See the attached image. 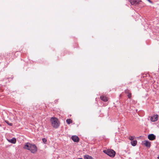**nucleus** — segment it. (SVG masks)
I'll list each match as a JSON object with an SVG mask.
<instances>
[{
    "instance_id": "6ab92c4d",
    "label": "nucleus",
    "mask_w": 159,
    "mask_h": 159,
    "mask_svg": "<svg viewBox=\"0 0 159 159\" xmlns=\"http://www.w3.org/2000/svg\"><path fill=\"white\" fill-rule=\"evenodd\" d=\"M147 1H148L149 2L151 3H152V2L150 1V0H147Z\"/></svg>"
},
{
    "instance_id": "f03ea898",
    "label": "nucleus",
    "mask_w": 159,
    "mask_h": 159,
    "mask_svg": "<svg viewBox=\"0 0 159 159\" xmlns=\"http://www.w3.org/2000/svg\"><path fill=\"white\" fill-rule=\"evenodd\" d=\"M50 121L52 126L55 128H57L59 126V123L58 119L55 117H52Z\"/></svg>"
},
{
    "instance_id": "f257e3e1",
    "label": "nucleus",
    "mask_w": 159,
    "mask_h": 159,
    "mask_svg": "<svg viewBox=\"0 0 159 159\" xmlns=\"http://www.w3.org/2000/svg\"><path fill=\"white\" fill-rule=\"evenodd\" d=\"M24 149L30 150L33 153H34L37 151V148L34 144H32L29 143H27L24 147Z\"/></svg>"
},
{
    "instance_id": "9b49d317",
    "label": "nucleus",
    "mask_w": 159,
    "mask_h": 159,
    "mask_svg": "<svg viewBox=\"0 0 159 159\" xmlns=\"http://www.w3.org/2000/svg\"><path fill=\"white\" fill-rule=\"evenodd\" d=\"M84 159H94L92 157L88 155H84Z\"/></svg>"
},
{
    "instance_id": "2eb2a0df",
    "label": "nucleus",
    "mask_w": 159,
    "mask_h": 159,
    "mask_svg": "<svg viewBox=\"0 0 159 159\" xmlns=\"http://www.w3.org/2000/svg\"><path fill=\"white\" fill-rule=\"evenodd\" d=\"M42 141H43V142L44 143H46L47 142V139L45 138H43Z\"/></svg>"
},
{
    "instance_id": "aec40b11",
    "label": "nucleus",
    "mask_w": 159,
    "mask_h": 159,
    "mask_svg": "<svg viewBox=\"0 0 159 159\" xmlns=\"http://www.w3.org/2000/svg\"><path fill=\"white\" fill-rule=\"evenodd\" d=\"M157 159H159V156L158 157H157Z\"/></svg>"
},
{
    "instance_id": "dca6fc26",
    "label": "nucleus",
    "mask_w": 159,
    "mask_h": 159,
    "mask_svg": "<svg viewBox=\"0 0 159 159\" xmlns=\"http://www.w3.org/2000/svg\"><path fill=\"white\" fill-rule=\"evenodd\" d=\"M134 136H130L129 137V139L130 140H131L132 141L134 139Z\"/></svg>"
},
{
    "instance_id": "6e6552de",
    "label": "nucleus",
    "mask_w": 159,
    "mask_h": 159,
    "mask_svg": "<svg viewBox=\"0 0 159 159\" xmlns=\"http://www.w3.org/2000/svg\"><path fill=\"white\" fill-rule=\"evenodd\" d=\"M72 139L75 142H78L79 141V138L76 135L73 136L71 137Z\"/></svg>"
},
{
    "instance_id": "20e7f679",
    "label": "nucleus",
    "mask_w": 159,
    "mask_h": 159,
    "mask_svg": "<svg viewBox=\"0 0 159 159\" xmlns=\"http://www.w3.org/2000/svg\"><path fill=\"white\" fill-rule=\"evenodd\" d=\"M130 3L133 5H136L141 2V0H129Z\"/></svg>"
},
{
    "instance_id": "f8f14e48",
    "label": "nucleus",
    "mask_w": 159,
    "mask_h": 159,
    "mask_svg": "<svg viewBox=\"0 0 159 159\" xmlns=\"http://www.w3.org/2000/svg\"><path fill=\"white\" fill-rule=\"evenodd\" d=\"M100 98L104 102H107L108 100L107 98L105 96H101L100 97Z\"/></svg>"
},
{
    "instance_id": "f3484780",
    "label": "nucleus",
    "mask_w": 159,
    "mask_h": 159,
    "mask_svg": "<svg viewBox=\"0 0 159 159\" xmlns=\"http://www.w3.org/2000/svg\"><path fill=\"white\" fill-rule=\"evenodd\" d=\"M127 96L129 98H130L131 97V93H129L127 95Z\"/></svg>"
},
{
    "instance_id": "39448f33",
    "label": "nucleus",
    "mask_w": 159,
    "mask_h": 159,
    "mask_svg": "<svg viewBox=\"0 0 159 159\" xmlns=\"http://www.w3.org/2000/svg\"><path fill=\"white\" fill-rule=\"evenodd\" d=\"M156 138V136L154 135L153 134H149L148 136V139L151 141L155 139Z\"/></svg>"
},
{
    "instance_id": "7ed1b4c3",
    "label": "nucleus",
    "mask_w": 159,
    "mask_h": 159,
    "mask_svg": "<svg viewBox=\"0 0 159 159\" xmlns=\"http://www.w3.org/2000/svg\"><path fill=\"white\" fill-rule=\"evenodd\" d=\"M103 152L112 157H113L115 156L116 153L112 149L105 150L103 151Z\"/></svg>"
},
{
    "instance_id": "4468645a",
    "label": "nucleus",
    "mask_w": 159,
    "mask_h": 159,
    "mask_svg": "<svg viewBox=\"0 0 159 159\" xmlns=\"http://www.w3.org/2000/svg\"><path fill=\"white\" fill-rule=\"evenodd\" d=\"M5 122L9 125L12 126V124L11 123H9V121L7 120H6Z\"/></svg>"
},
{
    "instance_id": "412c9836",
    "label": "nucleus",
    "mask_w": 159,
    "mask_h": 159,
    "mask_svg": "<svg viewBox=\"0 0 159 159\" xmlns=\"http://www.w3.org/2000/svg\"><path fill=\"white\" fill-rule=\"evenodd\" d=\"M83 159V158H79V159Z\"/></svg>"
},
{
    "instance_id": "0eeeda50",
    "label": "nucleus",
    "mask_w": 159,
    "mask_h": 159,
    "mask_svg": "<svg viewBox=\"0 0 159 159\" xmlns=\"http://www.w3.org/2000/svg\"><path fill=\"white\" fill-rule=\"evenodd\" d=\"M158 116L157 115H154L152 116L150 118L151 121L155 122L158 120Z\"/></svg>"
},
{
    "instance_id": "9d476101",
    "label": "nucleus",
    "mask_w": 159,
    "mask_h": 159,
    "mask_svg": "<svg viewBox=\"0 0 159 159\" xmlns=\"http://www.w3.org/2000/svg\"><path fill=\"white\" fill-rule=\"evenodd\" d=\"M137 143V140H135L131 141L130 142V143L133 146H135L136 145Z\"/></svg>"
},
{
    "instance_id": "ddd939ff",
    "label": "nucleus",
    "mask_w": 159,
    "mask_h": 159,
    "mask_svg": "<svg viewBox=\"0 0 159 159\" xmlns=\"http://www.w3.org/2000/svg\"><path fill=\"white\" fill-rule=\"evenodd\" d=\"M66 122L68 124H70L72 123V121L70 119H68L66 120Z\"/></svg>"
},
{
    "instance_id": "423d86ee",
    "label": "nucleus",
    "mask_w": 159,
    "mask_h": 159,
    "mask_svg": "<svg viewBox=\"0 0 159 159\" xmlns=\"http://www.w3.org/2000/svg\"><path fill=\"white\" fill-rule=\"evenodd\" d=\"M143 144L146 147L150 148L151 146L150 142L148 140H144L142 142Z\"/></svg>"
},
{
    "instance_id": "1a4fd4ad",
    "label": "nucleus",
    "mask_w": 159,
    "mask_h": 159,
    "mask_svg": "<svg viewBox=\"0 0 159 159\" xmlns=\"http://www.w3.org/2000/svg\"><path fill=\"white\" fill-rule=\"evenodd\" d=\"M7 141L10 143L12 144H15L16 142V139L15 138H13L11 139H7Z\"/></svg>"
},
{
    "instance_id": "a211bd4d",
    "label": "nucleus",
    "mask_w": 159,
    "mask_h": 159,
    "mask_svg": "<svg viewBox=\"0 0 159 159\" xmlns=\"http://www.w3.org/2000/svg\"><path fill=\"white\" fill-rule=\"evenodd\" d=\"M125 93L126 94H128L129 93H130L129 92V91L128 89H126L125 91Z\"/></svg>"
}]
</instances>
